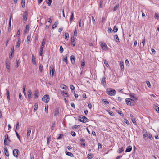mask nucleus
<instances>
[{
    "instance_id": "obj_1",
    "label": "nucleus",
    "mask_w": 159,
    "mask_h": 159,
    "mask_svg": "<svg viewBox=\"0 0 159 159\" xmlns=\"http://www.w3.org/2000/svg\"><path fill=\"white\" fill-rule=\"evenodd\" d=\"M143 138H148L149 139H152V135L151 133L148 132L146 130L143 129Z\"/></svg>"
},
{
    "instance_id": "obj_2",
    "label": "nucleus",
    "mask_w": 159,
    "mask_h": 159,
    "mask_svg": "<svg viewBox=\"0 0 159 159\" xmlns=\"http://www.w3.org/2000/svg\"><path fill=\"white\" fill-rule=\"evenodd\" d=\"M125 102L127 105L133 106L134 105V100L130 98H126Z\"/></svg>"
},
{
    "instance_id": "obj_3",
    "label": "nucleus",
    "mask_w": 159,
    "mask_h": 159,
    "mask_svg": "<svg viewBox=\"0 0 159 159\" xmlns=\"http://www.w3.org/2000/svg\"><path fill=\"white\" fill-rule=\"evenodd\" d=\"M106 93L109 95L113 96L116 94V91L114 89L113 90L110 89H107V90Z\"/></svg>"
},
{
    "instance_id": "obj_4",
    "label": "nucleus",
    "mask_w": 159,
    "mask_h": 159,
    "mask_svg": "<svg viewBox=\"0 0 159 159\" xmlns=\"http://www.w3.org/2000/svg\"><path fill=\"white\" fill-rule=\"evenodd\" d=\"M88 119L85 116H81L79 117L78 118V120L79 121L83 123H86L88 121Z\"/></svg>"
},
{
    "instance_id": "obj_5",
    "label": "nucleus",
    "mask_w": 159,
    "mask_h": 159,
    "mask_svg": "<svg viewBox=\"0 0 159 159\" xmlns=\"http://www.w3.org/2000/svg\"><path fill=\"white\" fill-rule=\"evenodd\" d=\"M28 13L27 11L24 12L23 14V20L24 23H25L27 20Z\"/></svg>"
},
{
    "instance_id": "obj_6",
    "label": "nucleus",
    "mask_w": 159,
    "mask_h": 159,
    "mask_svg": "<svg viewBox=\"0 0 159 159\" xmlns=\"http://www.w3.org/2000/svg\"><path fill=\"white\" fill-rule=\"evenodd\" d=\"M49 96L48 95H44L42 98V100L45 103H48L49 101Z\"/></svg>"
},
{
    "instance_id": "obj_7",
    "label": "nucleus",
    "mask_w": 159,
    "mask_h": 159,
    "mask_svg": "<svg viewBox=\"0 0 159 159\" xmlns=\"http://www.w3.org/2000/svg\"><path fill=\"white\" fill-rule=\"evenodd\" d=\"M5 63H6V67L7 69V70L8 72H9L10 71V63L9 62L8 60L7 59L6 60V61H5Z\"/></svg>"
},
{
    "instance_id": "obj_8",
    "label": "nucleus",
    "mask_w": 159,
    "mask_h": 159,
    "mask_svg": "<svg viewBox=\"0 0 159 159\" xmlns=\"http://www.w3.org/2000/svg\"><path fill=\"white\" fill-rule=\"evenodd\" d=\"M19 152V150L17 149H14L13 151V154L14 156L17 158L18 156V152Z\"/></svg>"
},
{
    "instance_id": "obj_9",
    "label": "nucleus",
    "mask_w": 159,
    "mask_h": 159,
    "mask_svg": "<svg viewBox=\"0 0 159 159\" xmlns=\"http://www.w3.org/2000/svg\"><path fill=\"white\" fill-rule=\"evenodd\" d=\"M100 45L101 47L103 50H105L108 48L107 45L104 42H101Z\"/></svg>"
},
{
    "instance_id": "obj_10",
    "label": "nucleus",
    "mask_w": 159,
    "mask_h": 159,
    "mask_svg": "<svg viewBox=\"0 0 159 159\" xmlns=\"http://www.w3.org/2000/svg\"><path fill=\"white\" fill-rule=\"evenodd\" d=\"M35 99H37L39 96V92L38 90H36L33 93Z\"/></svg>"
},
{
    "instance_id": "obj_11",
    "label": "nucleus",
    "mask_w": 159,
    "mask_h": 159,
    "mask_svg": "<svg viewBox=\"0 0 159 159\" xmlns=\"http://www.w3.org/2000/svg\"><path fill=\"white\" fill-rule=\"evenodd\" d=\"M49 69L50 73L51 74V75L53 77L54 75V72H55L54 68H53L52 67L50 66Z\"/></svg>"
},
{
    "instance_id": "obj_12",
    "label": "nucleus",
    "mask_w": 159,
    "mask_h": 159,
    "mask_svg": "<svg viewBox=\"0 0 159 159\" xmlns=\"http://www.w3.org/2000/svg\"><path fill=\"white\" fill-rule=\"evenodd\" d=\"M75 38L74 37H71V44L73 45V47H74L75 46Z\"/></svg>"
},
{
    "instance_id": "obj_13",
    "label": "nucleus",
    "mask_w": 159,
    "mask_h": 159,
    "mask_svg": "<svg viewBox=\"0 0 159 159\" xmlns=\"http://www.w3.org/2000/svg\"><path fill=\"white\" fill-rule=\"evenodd\" d=\"M106 78L104 77L102 78L101 80V83L102 85L105 86L106 85Z\"/></svg>"
},
{
    "instance_id": "obj_14",
    "label": "nucleus",
    "mask_w": 159,
    "mask_h": 159,
    "mask_svg": "<svg viewBox=\"0 0 159 159\" xmlns=\"http://www.w3.org/2000/svg\"><path fill=\"white\" fill-rule=\"evenodd\" d=\"M6 95H7V99L8 101L10 100V96L9 95V91L7 89H6Z\"/></svg>"
},
{
    "instance_id": "obj_15",
    "label": "nucleus",
    "mask_w": 159,
    "mask_h": 159,
    "mask_svg": "<svg viewBox=\"0 0 159 159\" xmlns=\"http://www.w3.org/2000/svg\"><path fill=\"white\" fill-rule=\"evenodd\" d=\"M4 150L5 155L7 156H9V152L7 147L5 146L4 147Z\"/></svg>"
},
{
    "instance_id": "obj_16",
    "label": "nucleus",
    "mask_w": 159,
    "mask_h": 159,
    "mask_svg": "<svg viewBox=\"0 0 159 159\" xmlns=\"http://www.w3.org/2000/svg\"><path fill=\"white\" fill-rule=\"evenodd\" d=\"M10 142V140H4V144L5 145V146L9 145Z\"/></svg>"
},
{
    "instance_id": "obj_17",
    "label": "nucleus",
    "mask_w": 159,
    "mask_h": 159,
    "mask_svg": "<svg viewBox=\"0 0 159 159\" xmlns=\"http://www.w3.org/2000/svg\"><path fill=\"white\" fill-rule=\"evenodd\" d=\"M16 64L15 65V67L16 68H17L19 66L20 64V61H19V59H18V58H17L16 60Z\"/></svg>"
},
{
    "instance_id": "obj_18",
    "label": "nucleus",
    "mask_w": 159,
    "mask_h": 159,
    "mask_svg": "<svg viewBox=\"0 0 159 159\" xmlns=\"http://www.w3.org/2000/svg\"><path fill=\"white\" fill-rule=\"evenodd\" d=\"M32 93L31 90H29L28 92V96L29 99L32 98Z\"/></svg>"
},
{
    "instance_id": "obj_19",
    "label": "nucleus",
    "mask_w": 159,
    "mask_h": 159,
    "mask_svg": "<svg viewBox=\"0 0 159 159\" xmlns=\"http://www.w3.org/2000/svg\"><path fill=\"white\" fill-rule=\"evenodd\" d=\"M70 59L72 63L74 64L75 62V56L74 55H71L70 57Z\"/></svg>"
},
{
    "instance_id": "obj_20",
    "label": "nucleus",
    "mask_w": 159,
    "mask_h": 159,
    "mask_svg": "<svg viewBox=\"0 0 159 159\" xmlns=\"http://www.w3.org/2000/svg\"><path fill=\"white\" fill-rule=\"evenodd\" d=\"M114 39L115 40V41L116 42H120L119 41V38L118 35L117 34H116L114 36Z\"/></svg>"
},
{
    "instance_id": "obj_21",
    "label": "nucleus",
    "mask_w": 159,
    "mask_h": 159,
    "mask_svg": "<svg viewBox=\"0 0 159 159\" xmlns=\"http://www.w3.org/2000/svg\"><path fill=\"white\" fill-rule=\"evenodd\" d=\"M85 140H80V143L82 146L83 147H84L85 144L84 143Z\"/></svg>"
},
{
    "instance_id": "obj_22",
    "label": "nucleus",
    "mask_w": 159,
    "mask_h": 159,
    "mask_svg": "<svg viewBox=\"0 0 159 159\" xmlns=\"http://www.w3.org/2000/svg\"><path fill=\"white\" fill-rule=\"evenodd\" d=\"M132 147L131 146H129L126 148L125 152H130L131 151Z\"/></svg>"
},
{
    "instance_id": "obj_23",
    "label": "nucleus",
    "mask_w": 159,
    "mask_h": 159,
    "mask_svg": "<svg viewBox=\"0 0 159 159\" xmlns=\"http://www.w3.org/2000/svg\"><path fill=\"white\" fill-rule=\"evenodd\" d=\"M58 24V20H57V21L55 22L54 24L53 25L52 27V29H54L55 28H56Z\"/></svg>"
},
{
    "instance_id": "obj_24",
    "label": "nucleus",
    "mask_w": 159,
    "mask_h": 159,
    "mask_svg": "<svg viewBox=\"0 0 159 159\" xmlns=\"http://www.w3.org/2000/svg\"><path fill=\"white\" fill-rule=\"evenodd\" d=\"M29 25H27L26 26V27H25V30H24V32L25 33H27L28 32L29 30Z\"/></svg>"
},
{
    "instance_id": "obj_25",
    "label": "nucleus",
    "mask_w": 159,
    "mask_h": 159,
    "mask_svg": "<svg viewBox=\"0 0 159 159\" xmlns=\"http://www.w3.org/2000/svg\"><path fill=\"white\" fill-rule=\"evenodd\" d=\"M32 63H33L35 65L36 63V58L34 56L32 55Z\"/></svg>"
},
{
    "instance_id": "obj_26",
    "label": "nucleus",
    "mask_w": 159,
    "mask_h": 159,
    "mask_svg": "<svg viewBox=\"0 0 159 159\" xmlns=\"http://www.w3.org/2000/svg\"><path fill=\"white\" fill-rule=\"evenodd\" d=\"M31 129L30 128H28L27 129V137H29L30 136V134L31 133Z\"/></svg>"
},
{
    "instance_id": "obj_27",
    "label": "nucleus",
    "mask_w": 159,
    "mask_h": 159,
    "mask_svg": "<svg viewBox=\"0 0 159 159\" xmlns=\"http://www.w3.org/2000/svg\"><path fill=\"white\" fill-rule=\"evenodd\" d=\"M70 88L71 89L72 92L74 91V94H75V90L74 86L73 85H70Z\"/></svg>"
},
{
    "instance_id": "obj_28",
    "label": "nucleus",
    "mask_w": 159,
    "mask_h": 159,
    "mask_svg": "<svg viewBox=\"0 0 159 159\" xmlns=\"http://www.w3.org/2000/svg\"><path fill=\"white\" fill-rule=\"evenodd\" d=\"M63 60V61L65 62L66 64L67 63V55H65V57H64Z\"/></svg>"
},
{
    "instance_id": "obj_29",
    "label": "nucleus",
    "mask_w": 159,
    "mask_h": 159,
    "mask_svg": "<svg viewBox=\"0 0 159 159\" xmlns=\"http://www.w3.org/2000/svg\"><path fill=\"white\" fill-rule=\"evenodd\" d=\"M60 87L62 89L66 90L68 88V87L65 85L61 84L60 86Z\"/></svg>"
},
{
    "instance_id": "obj_30",
    "label": "nucleus",
    "mask_w": 159,
    "mask_h": 159,
    "mask_svg": "<svg viewBox=\"0 0 159 159\" xmlns=\"http://www.w3.org/2000/svg\"><path fill=\"white\" fill-rule=\"evenodd\" d=\"M93 157V154L89 153L87 155V157L89 159H91Z\"/></svg>"
},
{
    "instance_id": "obj_31",
    "label": "nucleus",
    "mask_w": 159,
    "mask_h": 159,
    "mask_svg": "<svg viewBox=\"0 0 159 159\" xmlns=\"http://www.w3.org/2000/svg\"><path fill=\"white\" fill-rule=\"evenodd\" d=\"M65 153L66 155H67L69 156H70V157H73V155L71 152H68L67 151H66L65 152Z\"/></svg>"
},
{
    "instance_id": "obj_32",
    "label": "nucleus",
    "mask_w": 159,
    "mask_h": 159,
    "mask_svg": "<svg viewBox=\"0 0 159 159\" xmlns=\"http://www.w3.org/2000/svg\"><path fill=\"white\" fill-rule=\"evenodd\" d=\"M74 17V15L73 13L72 12L71 13V16L70 17V23L72 22L73 18Z\"/></svg>"
},
{
    "instance_id": "obj_33",
    "label": "nucleus",
    "mask_w": 159,
    "mask_h": 159,
    "mask_svg": "<svg viewBox=\"0 0 159 159\" xmlns=\"http://www.w3.org/2000/svg\"><path fill=\"white\" fill-rule=\"evenodd\" d=\"M43 66L41 64H40L39 67V71L42 72L43 71Z\"/></svg>"
},
{
    "instance_id": "obj_34",
    "label": "nucleus",
    "mask_w": 159,
    "mask_h": 159,
    "mask_svg": "<svg viewBox=\"0 0 159 159\" xmlns=\"http://www.w3.org/2000/svg\"><path fill=\"white\" fill-rule=\"evenodd\" d=\"M14 48L13 47V48H11V52H10L11 53V54L9 56V58L10 59L11 58L10 57V56H11L12 54H13L14 52Z\"/></svg>"
},
{
    "instance_id": "obj_35",
    "label": "nucleus",
    "mask_w": 159,
    "mask_h": 159,
    "mask_svg": "<svg viewBox=\"0 0 159 159\" xmlns=\"http://www.w3.org/2000/svg\"><path fill=\"white\" fill-rule=\"evenodd\" d=\"M25 87H26V85H24L23 86V93L25 96L26 95L25 90Z\"/></svg>"
},
{
    "instance_id": "obj_36",
    "label": "nucleus",
    "mask_w": 159,
    "mask_h": 159,
    "mask_svg": "<svg viewBox=\"0 0 159 159\" xmlns=\"http://www.w3.org/2000/svg\"><path fill=\"white\" fill-rule=\"evenodd\" d=\"M119 7V4H118L116 5V6H115L113 8V11L115 12V11H116L117 10V9Z\"/></svg>"
},
{
    "instance_id": "obj_37",
    "label": "nucleus",
    "mask_w": 159,
    "mask_h": 159,
    "mask_svg": "<svg viewBox=\"0 0 159 159\" xmlns=\"http://www.w3.org/2000/svg\"><path fill=\"white\" fill-rule=\"evenodd\" d=\"M65 39H66L67 40H68V39H67L69 37V34L68 33H66L65 34Z\"/></svg>"
},
{
    "instance_id": "obj_38",
    "label": "nucleus",
    "mask_w": 159,
    "mask_h": 159,
    "mask_svg": "<svg viewBox=\"0 0 159 159\" xmlns=\"http://www.w3.org/2000/svg\"><path fill=\"white\" fill-rule=\"evenodd\" d=\"M20 39L19 38L17 43V44L16 45V46L17 48H19L20 47Z\"/></svg>"
},
{
    "instance_id": "obj_39",
    "label": "nucleus",
    "mask_w": 159,
    "mask_h": 159,
    "mask_svg": "<svg viewBox=\"0 0 159 159\" xmlns=\"http://www.w3.org/2000/svg\"><path fill=\"white\" fill-rule=\"evenodd\" d=\"M20 29L17 32V36L18 37V39H19V38H20Z\"/></svg>"
},
{
    "instance_id": "obj_40",
    "label": "nucleus",
    "mask_w": 159,
    "mask_h": 159,
    "mask_svg": "<svg viewBox=\"0 0 159 159\" xmlns=\"http://www.w3.org/2000/svg\"><path fill=\"white\" fill-rule=\"evenodd\" d=\"M53 19V16H51L50 18L48 19V21L50 23H51Z\"/></svg>"
},
{
    "instance_id": "obj_41",
    "label": "nucleus",
    "mask_w": 159,
    "mask_h": 159,
    "mask_svg": "<svg viewBox=\"0 0 159 159\" xmlns=\"http://www.w3.org/2000/svg\"><path fill=\"white\" fill-rule=\"evenodd\" d=\"M59 113V111L58 109H56L55 111L54 116H57Z\"/></svg>"
},
{
    "instance_id": "obj_42",
    "label": "nucleus",
    "mask_w": 159,
    "mask_h": 159,
    "mask_svg": "<svg viewBox=\"0 0 159 159\" xmlns=\"http://www.w3.org/2000/svg\"><path fill=\"white\" fill-rule=\"evenodd\" d=\"M25 0H21V5L23 8L25 7Z\"/></svg>"
},
{
    "instance_id": "obj_43",
    "label": "nucleus",
    "mask_w": 159,
    "mask_h": 159,
    "mask_svg": "<svg viewBox=\"0 0 159 159\" xmlns=\"http://www.w3.org/2000/svg\"><path fill=\"white\" fill-rule=\"evenodd\" d=\"M102 101L106 104H108L109 103V102L106 99H103Z\"/></svg>"
},
{
    "instance_id": "obj_44",
    "label": "nucleus",
    "mask_w": 159,
    "mask_h": 159,
    "mask_svg": "<svg viewBox=\"0 0 159 159\" xmlns=\"http://www.w3.org/2000/svg\"><path fill=\"white\" fill-rule=\"evenodd\" d=\"M104 64L107 67H108L109 66L108 62L106 60H104Z\"/></svg>"
},
{
    "instance_id": "obj_45",
    "label": "nucleus",
    "mask_w": 159,
    "mask_h": 159,
    "mask_svg": "<svg viewBox=\"0 0 159 159\" xmlns=\"http://www.w3.org/2000/svg\"><path fill=\"white\" fill-rule=\"evenodd\" d=\"M118 28L116 26H114L113 28V31L115 33L117 32L118 31Z\"/></svg>"
},
{
    "instance_id": "obj_46",
    "label": "nucleus",
    "mask_w": 159,
    "mask_h": 159,
    "mask_svg": "<svg viewBox=\"0 0 159 159\" xmlns=\"http://www.w3.org/2000/svg\"><path fill=\"white\" fill-rule=\"evenodd\" d=\"M60 52L61 53H62L63 51V49L62 46H61L60 48Z\"/></svg>"
},
{
    "instance_id": "obj_47",
    "label": "nucleus",
    "mask_w": 159,
    "mask_h": 159,
    "mask_svg": "<svg viewBox=\"0 0 159 159\" xmlns=\"http://www.w3.org/2000/svg\"><path fill=\"white\" fill-rule=\"evenodd\" d=\"M34 111H36L38 108V105L37 104H35L34 106Z\"/></svg>"
},
{
    "instance_id": "obj_48",
    "label": "nucleus",
    "mask_w": 159,
    "mask_h": 159,
    "mask_svg": "<svg viewBox=\"0 0 159 159\" xmlns=\"http://www.w3.org/2000/svg\"><path fill=\"white\" fill-rule=\"evenodd\" d=\"M43 48V47H41L40 49V55L41 56H42V55Z\"/></svg>"
},
{
    "instance_id": "obj_49",
    "label": "nucleus",
    "mask_w": 159,
    "mask_h": 159,
    "mask_svg": "<svg viewBox=\"0 0 159 159\" xmlns=\"http://www.w3.org/2000/svg\"><path fill=\"white\" fill-rule=\"evenodd\" d=\"M154 18L158 20L159 19V16L157 13H155L154 15Z\"/></svg>"
},
{
    "instance_id": "obj_50",
    "label": "nucleus",
    "mask_w": 159,
    "mask_h": 159,
    "mask_svg": "<svg viewBox=\"0 0 159 159\" xmlns=\"http://www.w3.org/2000/svg\"><path fill=\"white\" fill-rule=\"evenodd\" d=\"M45 112L47 113L48 111V106L47 105V106H45Z\"/></svg>"
},
{
    "instance_id": "obj_51",
    "label": "nucleus",
    "mask_w": 159,
    "mask_h": 159,
    "mask_svg": "<svg viewBox=\"0 0 159 159\" xmlns=\"http://www.w3.org/2000/svg\"><path fill=\"white\" fill-rule=\"evenodd\" d=\"M11 15L10 16V18L9 20V28H10L11 26Z\"/></svg>"
},
{
    "instance_id": "obj_52",
    "label": "nucleus",
    "mask_w": 159,
    "mask_h": 159,
    "mask_svg": "<svg viewBox=\"0 0 159 159\" xmlns=\"http://www.w3.org/2000/svg\"><path fill=\"white\" fill-rule=\"evenodd\" d=\"M48 2H47V3L48 5V6H50L51 5L52 0H48Z\"/></svg>"
},
{
    "instance_id": "obj_53",
    "label": "nucleus",
    "mask_w": 159,
    "mask_h": 159,
    "mask_svg": "<svg viewBox=\"0 0 159 159\" xmlns=\"http://www.w3.org/2000/svg\"><path fill=\"white\" fill-rule=\"evenodd\" d=\"M130 97L131 98H133L135 99H137V98H136V97L135 96V95L134 94H131L130 96Z\"/></svg>"
},
{
    "instance_id": "obj_54",
    "label": "nucleus",
    "mask_w": 159,
    "mask_h": 159,
    "mask_svg": "<svg viewBox=\"0 0 159 159\" xmlns=\"http://www.w3.org/2000/svg\"><path fill=\"white\" fill-rule=\"evenodd\" d=\"M132 121L134 124L136 125V122L135 119L134 118H132L131 119Z\"/></svg>"
},
{
    "instance_id": "obj_55",
    "label": "nucleus",
    "mask_w": 159,
    "mask_h": 159,
    "mask_svg": "<svg viewBox=\"0 0 159 159\" xmlns=\"http://www.w3.org/2000/svg\"><path fill=\"white\" fill-rule=\"evenodd\" d=\"M146 83L147 84V85L148 87L149 88L151 87V85L150 84V83L149 81H147L146 82Z\"/></svg>"
},
{
    "instance_id": "obj_56",
    "label": "nucleus",
    "mask_w": 159,
    "mask_h": 159,
    "mask_svg": "<svg viewBox=\"0 0 159 159\" xmlns=\"http://www.w3.org/2000/svg\"><path fill=\"white\" fill-rule=\"evenodd\" d=\"M156 111L158 112L159 113V107L157 106H156L155 107Z\"/></svg>"
},
{
    "instance_id": "obj_57",
    "label": "nucleus",
    "mask_w": 159,
    "mask_h": 159,
    "mask_svg": "<svg viewBox=\"0 0 159 159\" xmlns=\"http://www.w3.org/2000/svg\"><path fill=\"white\" fill-rule=\"evenodd\" d=\"M125 64H126V65H127V66H129V61L128 60H127V59L126 60H125Z\"/></svg>"
},
{
    "instance_id": "obj_58",
    "label": "nucleus",
    "mask_w": 159,
    "mask_h": 159,
    "mask_svg": "<svg viewBox=\"0 0 159 159\" xmlns=\"http://www.w3.org/2000/svg\"><path fill=\"white\" fill-rule=\"evenodd\" d=\"M46 39L45 38H44L43 39V40L42 42V43H41V44H43V45H45V41L46 40Z\"/></svg>"
},
{
    "instance_id": "obj_59",
    "label": "nucleus",
    "mask_w": 159,
    "mask_h": 159,
    "mask_svg": "<svg viewBox=\"0 0 159 159\" xmlns=\"http://www.w3.org/2000/svg\"><path fill=\"white\" fill-rule=\"evenodd\" d=\"M123 148H119V151H118V152L119 153H121L122 151H123Z\"/></svg>"
},
{
    "instance_id": "obj_60",
    "label": "nucleus",
    "mask_w": 159,
    "mask_h": 159,
    "mask_svg": "<svg viewBox=\"0 0 159 159\" xmlns=\"http://www.w3.org/2000/svg\"><path fill=\"white\" fill-rule=\"evenodd\" d=\"M120 68L122 70H124V66L123 64L120 63Z\"/></svg>"
},
{
    "instance_id": "obj_61",
    "label": "nucleus",
    "mask_w": 159,
    "mask_h": 159,
    "mask_svg": "<svg viewBox=\"0 0 159 159\" xmlns=\"http://www.w3.org/2000/svg\"><path fill=\"white\" fill-rule=\"evenodd\" d=\"M30 39V36H28L27 37V43L28 42V43H29Z\"/></svg>"
},
{
    "instance_id": "obj_62",
    "label": "nucleus",
    "mask_w": 159,
    "mask_h": 159,
    "mask_svg": "<svg viewBox=\"0 0 159 159\" xmlns=\"http://www.w3.org/2000/svg\"><path fill=\"white\" fill-rule=\"evenodd\" d=\"M19 98L20 99V100L22 99V94L21 93H19Z\"/></svg>"
},
{
    "instance_id": "obj_63",
    "label": "nucleus",
    "mask_w": 159,
    "mask_h": 159,
    "mask_svg": "<svg viewBox=\"0 0 159 159\" xmlns=\"http://www.w3.org/2000/svg\"><path fill=\"white\" fill-rule=\"evenodd\" d=\"M71 135L73 136H76V134L75 133L74 131H72L71 133Z\"/></svg>"
},
{
    "instance_id": "obj_64",
    "label": "nucleus",
    "mask_w": 159,
    "mask_h": 159,
    "mask_svg": "<svg viewBox=\"0 0 159 159\" xmlns=\"http://www.w3.org/2000/svg\"><path fill=\"white\" fill-rule=\"evenodd\" d=\"M124 122L126 123V124H127V125H129V122L126 119H124Z\"/></svg>"
}]
</instances>
